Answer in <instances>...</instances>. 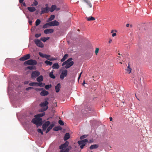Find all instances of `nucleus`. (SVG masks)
<instances>
[{
  "instance_id": "obj_50",
  "label": "nucleus",
  "mask_w": 152,
  "mask_h": 152,
  "mask_svg": "<svg viewBox=\"0 0 152 152\" xmlns=\"http://www.w3.org/2000/svg\"><path fill=\"white\" fill-rule=\"evenodd\" d=\"M33 88L31 87H29L26 88V91H28V90H31V89H33Z\"/></svg>"
},
{
  "instance_id": "obj_20",
  "label": "nucleus",
  "mask_w": 152,
  "mask_h": 152,
  "mask_svg": "<svg viewBox=\"0 0 152 152\" xmlns=\"http://www.w3.org/2000/svg\"><path fill=\"white\" fill-rule=\"evenodd\" d=\"M43 79V77L42 75H40L37 78V80L38 82L42 81Z\"/></svg>"
},
{
  "instance_id": "obj_42",
  "label": "nucleus",
  "mask_w": 152,
  "mask_h": 152,
  "mask_svg": "<svg viewBox=\"0 0 152 152\" xmlns=\"http://www.w3.org/2000/svg\"><path fill=\"white\" fill-rule=\"evenodd\" d=\"M37 132H38L40 133L42 135H43V132H42V129H37Z\"/></svg>"
},
{
  "instance_id": "obj_11",
  "label": "nucleus",
  "mask_w": 152,
  "mask_h": 152,
  "mask_svg": "<svg viewBox=\"0 0 152 152\" xmlns=\"http://www.w3.org/2000/svg\"><path fill=\"white\" fill-rule=\"evenodd\" d=\"M74 64V62L73 61H69V62H67L66 65L65 66V68L66 69H68L71 66H72Z\"/></svg>"
},
{
  "instance_id": "obj_37",
  "label": "nucleus",
  "mask_w": 152,
  "mask_h": 152,
  "mask_svg": "<svg viewBox=\"0 0 152 152\" xmlns=\"http://www.w3.org/2000/svg\"><path fill=\"white\" fill-rule=\"evenodd\" d=\"M38 4V2L36 0H34V2L33 3L31 4V6H36Z\"/></svg>"
},
{
  "instance_id": "obj_32",
  "label": "nucleus",
  "mask_w": 152,
  "mask_h": 152,
  "mask_svg": "<svg viewBox=\"0 0 152 152\" xmlns=\"http://www.w3.org/2000/svg\"><path fill=\"white\" fill-rule=\"evenodd\" d=\"M37 83V86H38L41 87H43L45 85V83H43L42 82Z\"/></svg>"
},
{
  "instance_id": "obj_38",
  "label": "nucleus",
  "mask_w": 152,
  "mask_h": 152,
  "mask_svg": "<svg viewBox=\"0 0 152 152\" xmlns=\"http://www.w3.org/2000/svg\"><path fill=\"white\" fill-rule=\"evenodd\" d=\"M51 87V85H46L45 86V88L46 89H48L49 88H50Z\"/></svg>"
},
{
  "instance_id": "obj_35",
  "label": "nucleus",
  "mask_w": 152,
  "mask_h": 152,
  "mask_svg": "<svg viewBox=\"0 0 152 152\" xmlns=\"http://www.w3.org/2000/svg\"><path fill=\"white\" fill-rule=\"evenodd\" d=\"M37 83L36 82H32V83H30L29 84V85L30 86H37Z\"/></svg>"
},
{
  "instance_id": "obj_3",
  "label": "nucleus",
  "mask_w": 152,
  "mask_h": 152,
  "mask_svg": "<svg viewBox=\"0 0 152 152\" xmlns=\"http://www.w3.org/2000/svg\"><path fill=\"white\" fill-rule=\"evenodd\" d=\"M37 64V61L34 60L30 59L25 61L24 64H27L28 65H36Z\"/></svg>"
},
{
  "instance_id": "obj_12",
  "label": "nucleus",
  "mask_w": 152,
  "mask_h": 152,
  "mask_svg": "<svg viewBox=\"0 0 152 152\" xmlns=\"http://www.w3.org/2000/svg\"><path fill=\"white\" fill-rule=\"evenodd\" d=\"M41 10V14L48 12V7H46L45 8H42Z\"/></svg>"
},
{
  "instance_id": "obj_4",
  "label": "nucleus",
  "mask_w": 152,
  "mask_h": 152,
  "mask_svg": "<svg viewBox=\"0 0 152 152\" xmlns=\"http://www.w3.org/2000/svg\"><path fill=\"white\" fill-rule=\"evenodd\" d=\"M67 70L66 69L63 70L60 76V79L61 80L64 79V78L67 75Z\"/></svg>"
},
{
  "instance_id": "obj_26",
  "label": "nucleus",
  "mask_w": 152,
  "mask_h": 152,
  "mask_svg": "<svg viewBox=\"0 0 152 152\" xmlns=\"http://www.w3.org/2000/svg\"><path fill=\"white\" fill-rule=\"evenodd\" d=\"M68 54H65L63 58L61 59V61L63 62L68 57Z\"/></svg>"
},
{
  "instance_id": "obj_17",
  "label": "nucleus",
  "mask_w": 152,
  "mask_h": 152,
  "mask_svg": "<svg viewBox=\"0 0 152 152\" xmlns=\"http://www.w3.org/2000/svg\"><path fill=\"white\" fill-rule=\"evenodd\" d=\"M70 137V134L69 133H67L65 134L64 139L65 141L67 140Z\"/></svg>"
},
{
  "instance_id": "obj_10",
  "label": "nucleus",
  "mask_w": 152,
  "mask_h": 152,
  "mask_svg": "<svg viewBox=\"0 0 152 152\" xmlns=\"http://www.w3.org/2000/svg\"><path fill=\"white\" fill-rule=\"evenodd\" d=\"M69 144V142L68 141H66L64 144H62L59 147V149H64Z\"/></svg>"
},
{
  "instance_id": "obj_51",
  "label": "nucleus",
  "mask_w": 152,
  "mask_h": 152,
  "mask_svg": "<svg viewBox=\"0 0 152 152\" xmlns=\"http://www.w3.org/2000/svg\"><path fill=\"white\" fill-rule=\"evenodd\" d=\"M27 68L30 70H32L34 69L33 66H28L27 67Z\"/></svg>"
},
{
  "instance_id": "obj_8",
  "label": "nucleus",
  "mask_w": 152,
  "mask_h": 152,
  "mask_svg": "<svg viewBox=\"0 0 152 152\" xmlns=\"http://www.w3.org/2000/svg\"><path fill=\"white\" fill-rule=\"evenodd\" d=\"M50 124V122L49 121H48L46 122L42 126L43 130H45L47 128Z\"/></svg>"
},
{
  "instance_id": "obj_64",
  "label": "nucleus",
  "mask_w": 152,
  "mask_h": 152,
  "mask_svg": "<svg viewBox=\"0 0 152 152\" xmlns=\"http://www.w3.org/2000/svg\"><path fill=\"white\" fill-rule=\"evenodd\" d=\"M127 68H128V69H129V68H130V66H129V65L128 66H127Z\"/></svg>"
},
{
  "instance_id": "obj_24",
  "label": "nucleus",
  "mask_w": 152,
  "mask_h": 152,
  "mask_svg": "<svg viewBox=\"0 0 152 152\" xmlns=\"http://www.w3.org/2000/svg\"><path fill=\"white\" fill-rule=\"evenodd\" d=\"M72 60V58H70L67 59L66 61L64 62L62 64V66H64L66 65L67 62H69V61H71Z\"/></svg>"
},
{
  "instance_id": "obj_45",
  "label": "nucleus",
  "mask_w": 152,
  "mask_h": 152,
  "mask_svg": "<svg viewBox=\"0 0 152 152\" xmlns=\"http://www.w3.org/2000/svg\"><path fill=\"white\" fill-rule=\"evenodd\" d=\"M39 55L42 57L44 58V57H45V54H43L41 52H39Z\"/></svg>"
},
{
  "instance_id": "obj_6",
  "label": "nucleus",
  "mask_w": 152,
  "mask_h": 152,
  "mask_svg": "<svg viewBox=\"0 0 152 152\" xmlns=\"http://www.w3.org/2000/svg\"><path fill=\"white\" fill-rule=\"evenodd\" d=\"M35 44L36 45L40 48H42L44 46L43 43L41 42L40 40L38 39H37L34 41Z\"/></svg>"
},
{
  "instance_id": "obj_14",
  "label": "nucleus",
  "mask_w": 152,
  "mask_h": 152,
  "mask_svg": "<svg viewBox=\"0 0 152 152\" xmlns=\"http://www.w3.org/2000/svg\"><path fill=\"white\" fill-rule=\"evenodd\" d=\"M61 88V84L59 83L55 86V90L56 92L58 93L59 92Z\"/></svg>"
},
{
  "instance_id": "obj_55",
  "label": "nucleus",
  "mask_w": 152,
  "mask_h": 152,
  "mask_svg": "<svg viewBox=\"0 0 152 152\" xmlns=\"http://www.w3.org/2000/svg\"><path fill=\"white\" fill-rule=\"evenodd\" d=\"M24 0H19V2L20 3H22L23 2Z\"/></svg>"
},
{
  "instance_id": "obj_7",
  "label": "nucleus",
  "mask_w": 152,
  "mask_h": 152,
  "mask_svg": "<svg viewBox=\"0 0 152 152\" xmlns=\"http://www.w3.org/2000/svg\"><path fill=\"white\" fill-rule=\"evenodd\" d=\"M30 55L29 54H27L23 56L20 58L19 60L21 61H24L28 60L30 58Z\"/></svg>"
},
{
  "instance_id": "obj_5",
  "label": "nucleus",
  "mask_w": 152,
  "mask_h": 152,
  "mask_svg": "<svg viewBox=\"0 0 152 152\" xmlns=\"http://www.w3.org/2000/svg\"><path fill=\"white\" fill-rule=\"evenodd\" d=\"M40 72L37 71L36 70L33 71L31 74V77L34 78L40 75Z\"/></svg>"
},
{
  "instance_id": "obj_15",
  "label": "nucleus",
  "mask_w": 152,
  "mask_h": 152,
  "mask_svg": "<svg viewBox=\"0 0 152 152\" xmlns=\"http://www.w3.org/2000/svg\"><path fill=\"white\" fill-rule=\"evenodd\" d=\"M49 94L48 92L45 90H43L40 93V94L42 96H45L48 95Z\"/></svg>"
},
{
  "instance_id": "obj_57",
  "label": "nucleus",
  "mask_w": 152,
  "mask_h": 152,
  "mask_svg": "<svg viewBox=\"0 0 152 152\" xmlns=\"http://www.w3.org/2000/svg\"><path fill=\"white\" fill-rule=\"evenodd\" d=\"M22 4L23 5V6L25 7H26V4H25V2H23Z\"/></svg>"
},
{
  "instance_id": "obj_46",
  "label": "nucleus",
  "mask_w": 152,
  "mask_h": 152,
  "mask_svg": "<svg viewBox=\"0 0 152 152\" xmlns=\"http://www.w3.org/2000/svg\"><path fill=\"white\" fill-rule=\"evenodd\" d=\"M39 55L42 57L44 58V57H45V54H43L41 52H39Z\"/></svg>"
},
{
  "instance_id": "obj_47",
  "label": "nucleus",
  "mask_w": 152,
  "mask_h": 152,
  "mask_svg": "<svg viewBox=\"0 0 152 152\" xmlns=\"http://www.w3.org/2000/svg\"><path fill=\"white\" fill-rule=\"evenodd\" d=\"M41 36V34H37L35 35V36L36 38H38Z\"/></svg>"
},
{
  "instance_id": "obj_41",
  "label": "nucleus",
  "mask_w": 152,
  "mask_h": 152,
  "mask_svg": "<svg viewBox=\"0 0 152 152\" xmlns=\"http://www.w3.org/2000/svg\"><path fill=\"white\" fill-rule=\"evenodd\" d=\"M78 144L79 145H83V144H85V143H84L83 142H82V140H80V141H79L78 142Z\"/></svg>"
},
{
  "instance_id": "obj_54",
  "label": "nucleus",
  "mask_w": 152,
  "mask_h": 152,
  "mask_svg": "<svg viewBox=\"0 0 152 152\" xmlns=\"http://www.w3.org/2000/svg\"><path fill=\"white\" fill-rule=\"evenodd\" d=\"M82 72H81L80 73V75H79V77H78V80H79V79H80V77H81V75L82 74Z\"/></svg>"
},
{
  "instance_id": "obj_39",
  "label": "nucleus",
  "mask_w": 152,
  "mask_h": 152,
  "mask_svg": "<svg viewBox=\"0 0 152 152\" xmlns=\"http://www.w3.org/2000/svg\"><path fill=\"white\" fill-rule=\"evenodd\" d=\"M58 123L61 126L63 125L64 124V122L61 120H59Z\"/></svg>"
},
{
  "instance_id": "obj_43",
  "label": "nucleus",
  "mask_w": 152,
  "mask_h": 152,
  "mask_svg": "<svg viewBox=\"0 0 152 152\" xmlns=\"http://www.w3.org/2000/svg\"><path fill=\"white\" fill-rule=\"evenodd\" d=\"M82 142L86 145V144L88 142V140L87 139H85L82 140Z\"/></svg>"
},
{
  "instance_id": "obj_36",
  "label": "nucleus",
  "mask_w": 152,
  "mask_h": 152,
  "mask_svg": "<svg viewBox=\"0 0 152 152\" xmlns=\"http://www.w3.org/2000/svg\"><path fill=\"white\" fill-rule=\"evenodd\" d=\"M40 22L41 21L39 19H37L35 22V25L36 26H38L40 24Z\"/></svg>"
},
{
  "instance_id": "obj_48",
  "label": "nucleus",
  "mask_w": 152,
  "mask_h": 152,
  "mask_svg": "<svg viewBox=\"0 0 152 152\" xmlns=\"http://www.w3.org/2000/svg\"><path fill=\"white\" fill-rule=\"evenodd\" d=\"M132 69L131 68H127L126 71L129 74L131 72Z\"/></svg>"
},
{
  "instance_id": "obj_61",
  "label": "nucleus",
  "mask_w": 152,
  "mask_h": 152,
  "mask_svg": "<svg viewBox=\"0 0 152 152\" xmlns=\"http://www.w3.org/2000/svg\"><path fill=\"white\" fill-rule=\"evenodd\" d=\"M42 88H39V89H37V90H38V91H40L42 90Z\"/></svg>"
},
{
  "instance_id": "obj_27",
  "label": "nucleus",
  "mask_w": 152,
  "mask_h": 152,
  "mask_svg": "<svg viewBox=\"0 0 152 152\" xmlns=\"http://www.w3.org/2000/svg\"><path fill=\"white\" fill-rule=\"evenodd\" d=\"M56 6L55 5H53L50 9V11L51 12H53L56 9Z\"/></svg>"
},
{
  "instance_id": "obj_28",
  "label": "nucleus",
  "mask_w": 152,
  "mask_h": 152,
  "mask_svg": "<svg viewBox=\"0 0 152 152\" xmlns=\"http://www.w3.org/2000/svg\"><path fill=\"white\" fill-rule=\"evenodd\" d=\"M45 115V114L44 113H42L41 114H37L36 115H35V117L36 118H39L40 117H41Z\"/></svg>"
},
{
  "instance_id": "obj_29",
  "label": "nucleus",
  "mask_w": 152,
  "mask_h": 152,
  "mask_svg": "<svg viewBox=\"0 0 152 152\" xmlns=\"http://www.w3.org/2000/svg\"><path fill=\"white\" fill-rule=\"evenodd\" d=\"M69 151V149L68 148H65L64 149L61 150L59 152H68Z\"/></svg>"
},
{
  "instance_id": "obj_18",
  "label": "nucleus",
  "mask_w": 152,
  "mask_h": 152,
  "mask_svg": "<svg viewBox=\"0 0 152 152\" xmlns=\"http://www.w3.org/2000/svg\"><path fill=\"white\" fill-rule=\"evenodd\" d=\"M53 69H58L59 68V66L57 63L54 64L52 67Z\"/></svg>"
},
{
  "instance_id": "obj_23",
  "label": "nucleus",
  "mask_w": 152,
  "mask_h": 152,
  "mask_svg": "<svg viewBox=\"0 0 152 152\" xmlns=\"http://www.w3.org/2000/svg\"><path fill=\"white\" fill-rule=\"evenodd\" d=\"M86 18L87 20L88 21H89L94 20H95V18L92 16H90L89 17H86Z\"/></svg>"
},
{
  "instance_id": "obj_30",
  "label": "nucleus",
  "mask_w": 152,
  "mask_h": 152,
  "mask_svg": "<svg viewBox=\"0 0 152 152\" xmlns=\"http://www.w3.org/2000/svg\"><path fill=\"white\" fill-rule=\"evenodd\" d=\"M49 26H50V23L49 22L45 24L43 26L42 28H45L48 27Z\"/></svg>"
},
{
  "instance_id": "obj_56",
  "label": "nucleus",
  "mask_w": 152,
  "mask_h": 152,
  "mask_svg": "<svg viewBox=\"0 0 152 152\" xmlns=\"http://www.w3.org/2000/svg\"><path fill=\"white\" fill-rule=\"evenodd\" d=\"M116 35V33H114L112 34V36L113 37H114Z\"/></svg>"
},
{
  "instance_id": "obj_34",
  "label": "nucleus",
  "mask_w": 152,
  "mask_h": 152,
  "mask_svg": "<svg viewBox=\"0 0 152 152\" xmlns=\"http://www.w3.org/2000/svg\"><path fill=\"white\" fill-rule=\"evenodd\" d=\"M49 38V37L42 38L41 40L43 41L44 42H45Z\"/></svg>"
},
{
  "instance_id": "obj_22",
  "label": "nucleus",
  "mask_w": 152,
  "mask_h": 152,
  "mask_svg": "<svg viewBox=\"0 0 152 152\" xmlns=\"http://www.w3.org/2000/svg\"><path fill=\"white\" fill-rule=\"evenodd\" d=\"M53 70H52L51 72H50L49 73V76L51 78L55 79L56 77L53 74Z\"/></svg>"
},
{
  "instance_id": "obj_19",
  "label": "nucleus",
  "mask_w": 152,
  "mask_h": 152,
  "mask_svg": "<svg viewBox=\"0 0 152 152\" xmlns=\"http://www.w3.org/2000/svg\"><path fill=\"white\" fill-rule=\"evenodd\" d=\"M54 126V125L53 124H50L47 129L46 131V133H48L50 131V130L53 128V127Z\"/></svg>"
},
{
  "instance_id": "obj_40",
  "label": "nucleus",
  "mask_w": 152,
  "mask_h": 152,
  "mask_svg": "<svg viewBox=\"0 0 152 152\" xmlns=\"http://www.w3.org/2000/svg\"><path fill=\"white\" fill-rule=\"evenodd\" d=\"M87 137V135H82V136H81L80 137V140H82L86 137Z\"/></svg>"
},
{
  "instance_id": "obj_31",
  "label": "nucleus",
  "mask_w": 152,
  "mask_h": 152,
  "mask_svg": "<svg viewBox=\"0 0 152 152\" xmlns=\"http://www.w3.org/2000/svg\"><path fill=\"white\" fill-rule=\"evenodd\" d=\"M45 63L47 65H50L51 66L53 64V63L52 62H50L49 61H48V60H46L45 61Z\"/></svg>"
},
{
  "instance_id": "obj_52",
  "label": "nucleus",
  "mask_w": 152,
  "mask_h": 152,
  "mask_svg": "<svg viewBox=\"0 0 152 152\" xmlns=\"http://www.w3.org/2000/svg\"><path fill=\"white\" fill-rule=\"evenodd\" d=\"M45 57H44V58H46L47 59V58H49L50 56V55H47L45 54Z\"/></svg>"
},
{
  "instance_id": "obj_2",
  "label": "nucleus",
  "mask_w": 152,
  "mask_h": 152,
  "mask_svg": "<svg viewBox=\"0 0 152 152\" xmlns=\"http://www.w3.org/2000/svg\"><path fill=\"white\" fill-rule=\"evenodd\" d=\"M31 122L36 125L41 126L42 124V119L41 118H33Z\"/></svg>"
},
{
  "instance_id": "obj_44",
  "label": "nucleus",
  "mask_w": 152,
  "mask_h": 152,
  "mask_svg": "<svg viewBox=\"0 0 152 152\" xmlns=\"http://www.w3.org/2000/svg\"><path fill=\"white\" fill-rule=\"evenodd\" d=\"M47 59L48 60H49L51 61L55 60H56V59L55 58H47Z\"/></svg>"
},
{
  "instance_id": "obj_58",
  "label": "nucleus",
  "mask_w": 152,
  "mask_h": 152,
  "mask_svg": "<svg viewBox=\"0 0 152 152\" xmlns=\"http://www.w3.org/2000/svg\"><path fill=\"white\" fill-rule=\"evenodd\" d=\"M32 23V20H29V23L30 25H31Z\"/></svg>"
},
{
  "instance_id": "obj_59",
  "label": "nucleus",
  "mask_w": 152,
  "mask_h": 152,
  "mask_svg": "<svg viewBox=\"0 0 152 152\" xmlns=\"http://www.w3.org/2000/svg\"><path fill=\"white\" fill-rule=\"evenodd\" d=\"M112 40L111 39H110L109 40V43H111V42H112Z\"/></svg>"
},
{
  "instance_id": "obj_13",
  "label": "nucleus",
  "mask_w": 152,
  "mask_h": 152,
  "mask_svg": "<svg viewBox=\"0 0 152 152\" xmlns=\"http://www.w3.org/2000/svg\"><path fill=\"white\" fill-rule=\"evenodd\" d=\"M53 31V30L52 29L49 28L45 29L44 31V33L45 34H49L51 33Z\"/></svg>"
},
{
  "instance_id": "obj_16",
  "label": "nucleus",
  "mask_w": 152,
  "mask_h": 152,
  "mask_svg": "<svg viewBox=\"0 0 152 152\" xmlns=\"http://www.w3.org/2000/svg\"><path fill=\"white\" fill-rule=\"evenodd\" d=\"M28 10L31 12H33L36 10V9L34 7H28L27 8Z\"/></svg>"
},
{
  "instance_id": "obj_21",
  "label": "nucleus",
  "mask_w": 152,
  "mask_h": 152,
  "mask_svg": "<svg viewBox=\"0 0 152 152\" xmlns=\"http://www.w3.org/2000/svg\"><path fill=\"white\" fill-rule=\"evenodd\" d=\"M99 146L98 145L94 144L91 145L90 147L89 148L91 150H92L94 149L97 148Z\"/></svg>"
},
{
  "instance_id": "obj_49",
  "label": "nucleus",
  "mask_w": 152,
  "mask_h": 152,
  "mask_svg": "<svg viewBox=\"0 0 152 152\" xmlns=\"http://www.w3.org/2000/svg\"><path fill=\"white\" fill-rule=\"evenodd\" d=\"M99 49L98 48H97L96 49L95 53V54L97 55L99 52Z\"/></svg>"
},
{
  "instance_id": "obj_62",
  "label": "nucleus",
  "mask_w": 152,
  "mask_h": 152,
  "mask_svg": "<svg viewBox=\"0 0 152 152\" xmlns=\"http://www.w3.org/2000/svg\"><path fill=\"white\" fill-rule=\"evenodd\" d=\"M126 26L127 27H128L129 26V24H127L126 25Z\"/></svg>"
},
{
  "instance_id": "obj_63",
  "label": "nucleus",
  "mask_w": 152,
  "mask_h": 152,
  "mask_svg": "<svg viewBox=\"0 0 152 152\" xmlns=\"http://www.w3.org/2000/svg\"><path fill=\"white\" fill-rule=\"evenodd\" d=\"M110 121H112V119H113V118H112V117H110Z\"/></svg>"
},
{
  "instance_id": "obj_60",
  "label": "nucleus",
  "mask_w": 152,
  "mask_h": 152,
  "mask_svg": "<svg viewBox=\"0 0 152 152\" xmlns=\"http://www.w3.org/2000/svg\"><path fill=\"white\" fill-rule=\"evenodd\" d=\"M28 81H25L24 82V84H28Z\"/></svg>"
},
{
  "instance_id": "obj_33",
  "label": "nucleus",
  "mask_w": 152,
  "mask_h": 152,
  "mask_svg": "<svg viewBox=\"0 0 152 152\" xmlns=\"http://www.w3.org/2000/svg\"><path fill=\"white\" fill-rule=\"evenodd\" d=\"M61 127L59 126H56L53 129V130L55 131H57L61 130Z\"/></svg>"
},
{
  "instance_id": "obj_53",
  "label": "nucleus",
  "mask_w": 152,
  "mask_h": 152,
  "mask_svg": "<svg viewBox=\"0 0 152 152\" xmlns=\"http://www.w3.org/2000/svg\"><path fill=\"white\" fill-rule=\"evenodd\" d=\"M85 144H83V145H80V148L82 149H83V147H84L85 145Z\"/></svg>"
},
{
  "instance_id": "obj_25",
  "label": "nucleus",
  "mask_w": 152,
  "mask_h": 152,
  "mask_svg": "<svg viewBox=\"0 0 152 152\" xmlns=\"http://www.w3.org/2000/svg\"><path fill=\"white\" fill-rule=\"evenodd\" d=\"M55 17L54 15H51L50 17L48 19L47 22H50L54 20Z\"/></svg>"
},
{
  "instance_id": "obj_9",
  "label": "nucleus",
  "mask_w": 152,
  "mask_h": 152,
  "mask_svg": "<svg viewBox=\"0 0 152 152\" xmlns=\"http://www.w3.org/2000/svg\"><path fill=\"white\" fill-rule=\"evenodd\" d=\"M50 26H58L59 24V23L56 20L49 22Z\"/></svg>"
},
{
  "instance_id": "obj_1",
  "label": "nucleus",
  "mask_w": 152,
  "mask_h": 152,
  "mask_svg": "<svg viewBox=\"0 0 152 152\" xmlns=\"http://www.w3.org/2000/svg\"><path fill=\"white\" fill-rule=\"evenodd\" d=\"M48 100V98H46L44 102H41L40 104V106L41 107H43L42 108V111H45L48 108V106H47V105L49 103L47 101Z\"/></svg>"
}]
</instances>
